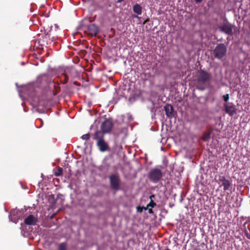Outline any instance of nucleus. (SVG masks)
I'll list each match as a JSON object with an SVG mask.
<instances>
[{
    "label": "nucleus",
    "mask_w": 250,
    "mask_h": 250,
    "mask_svg": "<svg viewBox=\"0 0 250 250\" xmlns=\"http://www.w3.org/2000/svg\"><path fill=\"white\" fill-rule=\"evenodd\" d=\"M211 78L212 76L210 73L202 69L199 70L194 80L196 88L200 90H204L206 88V85L210 83Z\"/></svg>",
    "instance_id": "1"
},
{
    "label": "nucleus",
    "mask_w": 250,
    "mask_h": 250,
    "mask_svg": "<svg viewBox=\"0 0 250 250\" xmlns=\"http://www.w3.org/2000/svg\"><path fill=\"white\" fill-rule=\"evenodd\" d=\"M93 139L97 141L96 145L101 152L110 150L108 143L104 140V135L100 130H97L93 134Z\"/></svg>",
    "instance_id": "2"
},
{
    "label": "nucleus",
    "mask_w": 250,
    "mask_h": 250,
    "mask_svg": "<svg viewBox=\"0 0 250 250\" xmlns=\"http://www.w3.org/2000/svg\"><path fill=\"white\" fill-rule=\"evenodd\" d=\"M227 46L222 43L217 44L213 50V56L215 58L222 60L226 55Z\"/></svg>",
    "instance_id": "3"
},
{
    "label": "nucleus",
    "mask_w": 250,
    "mask_h": 250,
    "mask_svg": "<svg viewBox=\"0 0 250 250\" xmlns=\"http://www.w3.org/2000/svg\"><path fill=\"white\" fill-rule=\"evenodd\" d=\"M163 173L161 169L154 168L150 170L148 174V177L150 181L156 184L162 178Z\"/></svg>",
    "instance_id": "4"
},
{
    "label": "nucleus",
    "mask_w": 250,
    "mask_h": 250,
    "mask_svg": "<svg viewBox=\"0 0 250 250\" xmlns=\"http://www.w3.org/2000/svg\"><path fill=\"white\" fill-rule=\"evenodd\" d=\"M235 25L231 24L228 21L219 26L220 31L230 36L233 35V30L235 29Z\"/></svg>",
    "instance_id": "5"
},
{
    "label": "nucleus",
    "mask_w": 250,
    "mask_h": 250,
    "mask_svg": "<svg viewBox=\"0 0 250 250\" xmlns=\"http://www.w3.org/2000/svg\"><path fill=\"white\" fill-rule=\"evenodd\" d=\"M109 183L111 188L115 190H118L120 189V179L118 174L111 175L109 177Z\"/></svg>",
    "instance_id": "6"
},
{
    "label": "nucleus",
    "mask_w": 250,
    "mask_h": 250,
    "mask_svg": "<svg viewBox=\"0 0 250 250\" xmlns=\"http://www.w3.org/2000/svg\"><path fill=\"white\" fill-rule=\"evenodd\" d=\"M217 182L218 184H220V187H223L225 191L229 190L232 186L231 181L226 179L224 176L219 175Z\"/></svg>",
    "instance_id": "7"
},
{
    "label": "nucleus",
    "mask_w": 250,
    "mask_h": 250,
    "mask_svg": "<svg viewBox=\"0 0 250 250\" xmlns=\"http://www.w3.org/2000/svg\"><path fill=\"white\" fill-rule=\"evenodd\" d=\"M113 125L111 121L108 120H105L101 125V132H103L104 135V133H109L111 130Z\"/></svg>",
    "instance_id": "8"
},
{
    "label": "nucleus",
    "mask_w": 250,
    "mask_h": 250,
    "mask_svg": "<svg viewBox=\"0 0 250 250\" xmlns=\"http://www.w3.org/2000/svg\"><path fill=\"white\" fill-rule=\"evenodd\" d=\"M165 113L167 117L171 119L175 116L176 112L174 111L173 106L169 104H167L164 106Z\"/></svg>",
    "instance_id": "9"
},
{
    "label": "nucleus",
    "mask_w": 250,
    "mask_h": 250,
    "mask_svg": "<svg viewBox=\"0 0 250 250\" xmlns=\"http://www.w3.org/2000/svg\"><path fill=\"white\" fill-rule=\"evenodd\" d=\"M87 33L91 36H96L99 33V28L95 24H90L87 27Z\"/></svg>",
    "instance_id": "10"
},
{
    "label": "nucleus",
    "mask_w": 250,
    "mask_h": 250,
    "mask_svg": "<svg viewBox=\"0 0 250 250\" xmlns=\"http://www.w3.org/2000/svg\"><path fill=\"white\" fill-rule=\"evenodd\" d=\"M224 107L225 112L230 116H233L236 113V109L234 105H229L227 104H225Z\"/></svg>",
    "instance_id": "11"
},
{
    "label": "nucleus",
    "mask_w": 250,
    "mask_h": 250,
    "mask_svg": "<svg viewBox=\"0 0 250 250\" xmlns=\"http://www.w3.org/2000/svg\"><path fill=\"white\" fill-rule=\"evenodd\" d=\"M38 222V219L33 215H29L24 220V223L27 225H35Z\"/></svg>",
    "instance_id": "12"
},
{
    "label": "nucleus",
    "mask_w": 250,
    "mask_h": 250,
    "mask_svg": "<svg viewBox=\"0 0 250 250\" xmlns=\"http://www.w3.org/2000/svg\"><path fill=\"white\" fill-rule=\"evenodd\" d=\"M64 72L72 79L76 78L78 75V73L76 70L73 68H68L64 70Z\"/></svg>",
    "instance_id": "13"
},
{
    "label": "nucleus",
    "mask_w": 250,
    "mask_h": 250,
    "mask_svg": "<svg viewBox=\"0 0 250 250\" xmlns=\"http://www.w3.org/2000/svg\"><path fill=\"white\" fill-rule=\"evenodd\" d=\"M133 11L138 15H141L142 13V7L140 4L136 3L133 7Z\"/></svg>",
    "instance_id": "14"
},
{
    "label": "nucleus",
    "mask_w": 250,
    "mask_h": 250,
    "mask_svg": "<svg viewBox=\"0 0 250 250\" xmlns=\"http://www.w3.org/2000/svg\"><path fill=\"white\" fill-rule=\"evenodd\" d=\"M60 81L62 84H66L69 80L68 76L63 72L60 77H59Z\"/></svg>",
    "instance_id": "15"
},
{
    "label": "nucleus",
    "mask_w": 250,
    "mask_h": 250,
    "mask_svg": "<svg viewBox=\"0 0 250 250\" xmlns=\"http://www.w3.org/2000/svg\"><path fill=\"white\" fill-rule=\"evenodd\" d=\"M112 149L114 153L117 152L119 153L121 152L123 149V146L122 145L115 143L114 146H113Z\"/></svg>",
    "instance_id": "16"
},
{
    "label": "nucleus",
    "mask_w": 250,
    "mask_h": 250,
    "mask_svg": "<svg viewBox=\"0 0 250 250\" xmlns=\"http://www.w3.org/2000/svg\"><path fill=\"white\" fill-rule=\"evenodd\" d=\"M210 134L209 132L204 133L202 137V139L205 142L208 141L210 139Z\"/></svg>",
    "instance_id": "17"
},
{
    "label": "nucleus",
    "mask_w": 250,
    "mask_h": 250,
    "mask_svg": "<svg viewBox=\"0 0 250 250\" xmlns=\"http://www.w3.org/2000/svg\"><path fill=\"white\" fill-rule=\"evenodd\" d=\"M63 171L62 168L61 167H58L57 171L54 172V175L57 177H59L62 175Z\"/></svg>",
    "instance_id": "18"
},
{
    "label": "nucleus",
    "mask_w": 250,
    "mask_h": 250,
    "mask_svg": "<svg viewBox=\"0 0 250 250\" xmlns=\"http://www.w3.org/2000/svg\"><path fill=\"white\" fill-rule=\"evenodd\" d=\"M59 250H66V244L62 243L59 245Z\"/></svg>",
    "instance_id": "19"
},
{
    "label": "nucleus",
    "mask_w": 250,
    "mask_h": 250,
    "mask_svg": "<svg viewBox=\"0 0 250 250\" xmlns=\"http://www.w3.org/2000/svg\"><path fill=\"white\" fill-rule=\"evenodd\" d=\"M90 137V135L89 133H87V134H84L83 135L81 138L83 140H88L89 139Z\"/></svg>",
    "instance_id": "20"
},
{
    "label": "nucleus",
    "mask_w": 250,
    "mask_h": 250,
    "mask_svg": "<svg viewBox=\"0 0 250 250\" xmlns=\"http://www.w3.org/2000/svg\"><path fill=\"white\" fill-rule=\"evenodd\" d=\"M156 206V204L151 199L150 202L148 204H147V207H151V208H154Z\"/></svg>",
    "instance_id": "21"
},
{
    "label": "nucleus",
    "mask_w": 250,
    "mask_h": 250,
    "mask_svg": "<svg viewBox=\"0 0 250 250\" xmlns=\"http://www.w3.org/2000/svg\"><path fill=\"white\" fill-rule=\"evenodd\" d=\"M244 232L245 233V236L249 239H250V234L248 232V231L246 229V228H245L244 229Z\"/></svg>",
    "instance_id": "22"
},
{
    "label": "nucleus",
    "mask_w": 250,
    "mask_h": 250,
    "mask_svg": "<svg viewBox=\"0 0 250 250\" xmlns=\"http://www.w3.org/2000/svg\"><path fill=\"white\" fill-rule=\"evenodd\" d=\"M223 99L224 100L227 102L228 101L229 99V95L228 94H227L226 95H224L223 96Z\"/></svg>",
    "instance_id": "23"
},
{
    "label": "nucleus",
    "mask_w": 250,
    "mask_h": 250,
    "mask_svg": "<svg viewBox=\"0 0 250 250\" xmlns=\"http://www.w3.org/2000/svg\"><path fill=\"white\" fill-rule=\"evenodd\" d=\"M137 210L138 212H142L143 211V207L138 206L137 207Z\"/></svg>",
    "instance_id": "24"
},
{
    "label": "nucleus",
    "mask_w": 250,
    "mask_h": 250,
    "mask_svg": "<svg viewBox=\"0 0 250 250\" xmlns=\"http://www.w3.org/2000/svg\"><path fill=\"white\" fill-rule=\"evenodd\" d=\"M73 84L74 85H77V86L80 85V83H78V82H77V81H74L73 82Z\"/></svg>",
    "instance_id": "25"
},
{
    "label": "nucleus",
    "mask_w": 250,
    "mask_h": 250,
    "mask_svg": "<svg viewBox=\"0 0 250 250\" xmlns=\"http://www.w3.org/2000/svg\"><path fill=\"white\" fill-rule=\"evenodd\" d=\"M148 213H150V214H152V213H153V210H152V208H148Z\"/></svg>",
    "instance_id": "26"
},
{
    "label": "nucleus",
    "mask_w": 250,
    "mask_h": 250,
    "mask_svg": "<svg viewBox=\"0 0 250 250\" xmlns=\"http://www.w3.org/2000/svg\"><path fill=\"white\" fill-rule=\"evenodd\" d=\"M194 0L196 3H200L203 0Z\"/></svg>",
    "instance_id": "27"
},
{
    "label": "nucleus",
    "mask_w": 250,
    "mask_h": 250,
    "mask_svg": "<svg viewBox=\"0 0 250 250\" xmlns=\"http://www.w3.org/2000/svg\"><path fill=\"white\" fill-rule=\"evenodd\" d=\"M124 1V0H117V1H116V2L117 3H121L122 2H123Z\"/></svg>",
    "instance_id": "28"
},
{
    "label": "nucleus",
    "mask_w": 250,
    "mask_h": 250,
    "mask_svg": "<svg viewBox=\"0 0 250 250\" xmlns=\"http://www.w3.org/2000/svg\"><path fill=\"white\" fill-rule=\"evenodd\" d=\"M148 21H149V19H146L144 21L143 24H145L146 22H147Z\"/></svg>",
    "instance_id": "29"
},
{
    "label": "nucleus",
    "mask_w": 250,
    "mask_h": 250,
    "mask_svg": "<svg viewBox=\"0 0 250 250\" xmlns=\"http://www.w3.org/2000/svg\"><path fill=\"white\" fill-rule=\"evenodd\" d=\"M148 207H147V206L146 207H143V210H146L148 208Z\"/></svg>",
    "instance_id": "30"
},
{
    "label": "nucleus",
    "mask_w": 250,
    "mask_h": 250,
    "mask_svg": "<svg viewBox=\"0 0 250 250\" xmlns=\"http://www.w3.org/2000/svg\"><path fill=\"white\" fill-rule=\"evenodd\" d=\"M153 197H154V195H152L150 196V197L151 200L152 199V198H153Z\"/></svg>",
    "instance_id": "31"
},
{
    "label": "nucleus",
    "mask_w": 250,
    "mask_h": 250,
    "mask_svg": "<svg viewBox=\"0 0 250 250\" xmlns=\"http://www.w3.org/2000/svg\"><path fill=\"white\" fill-rule=\"evenodd\" d=\"M165 250H171L170 249H168V248H167Z\"/></svg>",
    "instance_id": "32"
},
{
    "label": "nucleus",
    "mask_w": 250,
    "mask_h": 250,
    "mask_svg": "<svg viewBox=\"0 0 250 250\" xmlns=\"http://www.w3.org/2000/svg\"><path fill=\"white\" fill-rule=\"evenodd\" d=\"M133 17L136 18V17H137V16H133Z\"/></svg>",
    "instance_id": "33"
}]
</instances>
